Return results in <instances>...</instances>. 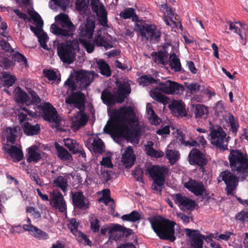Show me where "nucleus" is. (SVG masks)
I'll use <instances>...</instances> for the list:
<instances>
[{"mask_svg":"<svg viewBox=\"0 0 248 248\" xmlns=\"http://www.w3.org/2000/svg\"><path fill=\"white\" fill-rule=\"evenodd\" d=\"M134 115V110L131 107L114 109L107 124L104 128V132L110 134L113 138L134 140L140 135V128H130L127 123L132 121L129 118Z\"/></svg>","mask_w":248,"mask_h":248,"instance_id":"obj_1","label":"nucleus"},{"mask_svg":"<svg viewBox=\"0 0 248 248\" xmlns=\"http://www.w3.org/2000/svg\"><path fill=\"white\" fill-rule=\"evenodd\" d=\"M152 229L159 238L162 240H169L173 242L176 240L174 235L175 222L165 219L160 216L148 218Z\"/></svg>","mask_w":248,"mask_h":248,"instance_id":"obj_2","label":"nucleus"},{"mask_svg":"<svg viewBox=\"0 0 248 248\" xmlns=\"http://www.w3.org/2000/svg\"><path fill=\"white\" fill-rule=\"evenodd\" d=\"M98 77L94 71L80 70L76 73L75 79L70 75L64 84L67 86L71 91L85 90L93 83L95 77Z\"/></svg>","mask_w":248,"mask_h":248,"instance_id":"obj_3","label":"nucleus"},{"mask_svg":"<svg viewBox=\"0 0 248 248\" xmlns=\"http://www.w3.org/2000/svg\"><path fill=\"white\" fill-rule=\"evenodd\" d=\"M231 170L244 180L248 176V155L240 150L232 149L228 156Z\"/></svg>","mask_w":248,"mask_h":248,"instance_id":"obj_4","label":"nucleus"},{"mask_svg":"<svg viewBox=\"0 0 248 248\" xmlns=\"http://www.w3.org/2000/svg\"><path fill=\"white\" fill-rule=\"evenodd\" d=\"M118 89L116 94L108 89H104L101 93V99L103 103L107 106L111 107L117 104H121L131 93L130 85L125 82H117Z\"/></svg>","mask_w":248,"mask_h":248,"instance_id":"obj_5","label":"nucleus"},{"mask_svg":"<svg viewBox=\"0 0 248 248\" xmlns=\"http://www.w3.org/2000/svg\"><path fill=\"white\" fill-rule=\"evenodd\" d=\"M55 20L61 26L58 27L55 24L51 25V32L58 36L68 38L74 35L75 27L70 20L68 15L61 13L56 16Z\"/></svg>","mask_w":248,"mask_h":248,"instance_id":"obj_6","label":"nucleus"},{"mask_svg":"<svg viewBox=\"0 0 248 248\" xmlns=\"http://www.w3.org/2000/svg\"><path fill=\"white\" fill-rule=\"evenodd\" d=\"M146 171L153 180V189L161 194L169 171L168 168L155 165L147 168Z\"/></svg>","mask_w":248,"mask_h":248,"instance_id":"obj_7","label":"nucleus"},{"mask_svg":"<svg viewBox=\"0 0 248 248\" xmlns=\"http://www.w3.org/2000/svg\"><path fill=\"white\" fill-rule=\"evenodd\" d=\"M78 45V41L75 39L59 44L57 54L63 63L70 64L74 62L76 56L75 46Z\"/></svg>","mask_w":248,"mask_h":248,"instance_id":"obj_8","label":"nucleus"},{"mask_svg":"<svg viewBox=\"0 0 248 248\" xmlns=\"http://www.w3.org/2000/svg\"><path fill=\"white\" fill-rule=\"evenodd\" d=\"M135 30L138 31L142 38H146L151 41L159 42L160 41L161 32L156 25L148 23L136 24Z\"/></svg>","mask_w":248,"mask_h":248,"instance_id":"obj_9","label":"nucleus"},{"mask_svg":"<svg viewBox=\"0 0 248 248\" xmlns=\"http://www.w3.org/2000/svg\"><path fill=\"white\" fill-rule=\"evenodd\" d=\"M187 160L191 165L199 167L200 170L203 173L205 172V167L208 162L206 155L199 149L194 148L189 152Z\"/></svg>","mask_w":248,"mask_h":248,"instance_id":"obj_10","label":"nucleus"},{"mask_svg":"<svg viewBox=\"0 0 248 248\" xmlns=\"http://www.w3.org/2000/svg\"><path fill=\"white\" fill-rule=\"evenodd\" d=\"M235 173L226 170L220 173L218 179L224 182L226 185L225 188L227 195H232L233 191L236 189L238 180Z\"/></svg>","mask_w":248,"mask_h":248,"instance_id":"obj_11","label":"nucleus"},{"mask_svg":"<svg viewBox=\"0 0 248 248\" xmlns=\"http://www.w3.org/2000/svg\"><path fill=\"white\" fill-rule=\"evenodd\" d=\"M211 143L215 145L217 147L224 151L227 149V144H224V139L226 133L220 126H217L213 128L210 134Z\"/></svg>","mask_w":248,"mask_h":248,"instance_id":"obj_12","label":"nucleus"},{"mask_svg":"<svg viewBox=\"0 0 248 248\" xmlns=\"http://www.w3.org/2000/svg\"><path fill=\"white\" fill-rule=\"evenodd\" d=\"M189 248H203L204 236L200 233L199 230L186 228L185 230Z\"/></svg>","mask_w":248,"mask_h":248,"instance_id":"obj_13","label":"nucleus"},{"mask_svg":"<svg viewBox=\"0 0 248 248\" xmlns=\"http://www.w3.org/2000/svg\"><path fill=\"white\" fill-rule=\"evenodd\" d=\"M158 84V90L168 94H178L184 90L182 85L170 80L159 82Z\"/></svg>","mask_w":248,"mask_h":248,"instance_id":"obj_14","label":"nucleus"},{"mask_svg":"<svg viewBox=\"0 0 248 248\" xmlns=\"http://www.w3.org/2000/svg\"><path fill=\"white\" fill-rule=\"evenodd\" d=\"M91 6L93 11L98 18L100 23L104 27L108 26V13L103 4L99 0H91Z\"/></svg>","mask_w":248,"mask_h":248,"instance_id":"obj_15","label":"nucleus"},{"mask_svg":"<svg viewBox=\"0 0 248 248\" xmlns=\"http://www.w3.org/2000/svg\"><path fill=\"white\" fill-rule=\"evenodd\" d=\"M71 92L72 93L65 99V103L73 105L74 107L78 110L85 109L86 98L84 93L80 91Z\"/></svg>","mask_w":248,"mask_h":248,"instance_id":"obj_16","label":"nucleus"},{"mask_svg":"<svg viewBox=\"0 0 248 248\" xmlns=\"http://www.w3.org/2000/svg\"><path fill=\"white\" fill-rule=\"evenodd\" d=\"M50 204L61 213H63L66 210L64 199L59 190H53L51 193Z\"/></svg>","mask_w":248,"mask_h":248,"instance_id":"obj_17","label":"nucleus"},{"mask_svg":"<svg viewBox=\"0 0 248 248\" xmlns=\"http://www.w3.org/2000/svg\"><path fill=\"white\" fill-rule=\"evenodd\" d=\"M44 119L47 122L57 123L58 120V114L56 108L48 102L44 103L43 105H40Z\"/></svg>","mask_w":248,"mask_h":248,"instance_id":"obj_18","label":"nucleus"},{"mask_svg":"<svg viewBox=\"0 0 248 248\" xmlns=\"http://www.w3.org/2000/svg\"><path fill=\"white\" fill-rule=\"evenodd\" d=\"M228 23L230 25V30H233L234 33L238 34L241 39V43L243 45H246L248 26L241 22H236L235 24H233L231 21H229Z\"/></svg>","mask_w":248,"mask_h":248,"instance_id":"obj_19","label":"nucleus"},{"mask_svg":"<svg viewBox=\"0 0 248 248\" xmlns=\"http://www.w3.org/2000/svg\"><path fill=\"white\" fill-rule=\"evenodd\" d=\"M184 186L197 196H201L204 193L206 194V189L203 183L195 180L190 179L184 183Z\"/></svg>","mask_w":248,"mask_h":248,"instance_id":"obj_20","label":"nucleus"},{"mask_svg":"<svg viewBox=\"0 0 248 248\" xmlns=\"http://www.w3.org/2000/svg\"><path fill=\"white\" fill-rule=\"evenodd\" d=\"M95 22L92 19L87 18L85 22L80 24L79 27V35L81 37L92 38L95 28Z\"/></svg>","mask_w":248,"mask_h":248,"instance_id":"obj_21","label":"nucleus"},{"mask_svg":"<svg viewBox=\"0 0 248 248\" xmlns=\"http://www.w3.org/2000/svg\"><path fill=\"white\" fill-rule=\"evenodd\" d=\"M174 200L176 204L181 208L185 207L187 210L192 211L195 208L197 204L195 201L183 196L181 193L176 194L174 196Z\"/></svg>","mask_w":248,"mask_h":248,"instance_id":"obj_22","label":"nucleus"},{"mask_svg":"<svg viewBox=\"0 0 248 248\" xmlns=\"http://www.w3.org/2000/svg\"><path fill=\"white\" fill-rule=\"evenodd\" d=\"M85 109H80L75 114L76 120L72 123V128L74 131L79 130L87 123L89 117L84 112Z\"/></svg>","mask_w":248,"mask_h":248,"instance_id":"obj_23","label":"nucleus"},{"mask_svg":"<svg viewBox=\"0 0 248 248\" xmlns=\"http://www.w3.org/2000/svg\"><path fill=\"white\" fill-rule=\"evenodd\" d=\"M136 159L133 148L128 146L122 155V161L124 165L126 168L130 169L134 164Z\"/></svg>","mask_w":248,"mask_h":248,"instance_id":"obj_24","label":"nucleus"},{"mask_svg":"<svg viewBox=\"0 0 248 248\" xmlns=\"http://www.w3.org/2000/svg\"><path fill=\"white\" fill-rule=\"evenodd\" d=\"M72 193V202L75 207L80 209H86L89 207L88 203L85 201V197L81 191H77Z\"/></svg>","mask_w":248,"mask_h":248,"instance_id":"obj_25","label":"nucleus"},{"mask_svg":"<svg viewBox=\"0 0 248 248\" xmlns=\"http://www.w3.org/2000/svg\"><path fill=\"white\" fill-rule=\"evenodd\" d=\"M30 234L39 240H46L48 238V234L45 232L35 226H25Z\"/></svg>","mask_w":248,"mask_h":248,"instance_id":"obj_26","label":"nucleus"},{"mask_svg":"<svg viewBox=\"0 0 248 248\" xmlns=\"http://www.w3.org/2000/svg\"><path fill=\"white\" fill-rule=\"evenodd\" d=\"M164 8L166 9L167 16L170 19V21L174 25L176 28L180 29L182 28L181 22L180 20L179 16L174 13L171 8L168 7L167 4L163 5Z\"/></svg>","mask_w":248,"mask_h":248,"instance_id":"obj_27","label":"nucleus"},{"mask_svg":"<svg viewBox=\"0 0 248 248\" xmlns=\"http://www.w3.org/2000/svg\"><path fill=\"white\" fill-rule=\"evenodd\" d=\"M4 150L13 158V161L15 162H18L23 158V153L22 150L15 145H11L10 148L7 150L4 148Z\"/></svg>","mask_w":248,"mask_h":248,"instance_id":"obj_28","label":"nucleus"},{"mask_svg":"<svg viewBox=\"0 0 248 248\" xmlns=\"http://www.w3.org/2000/svg\"><path fill=\"white\" fill-rule=\"evenodd\" d=\"M93 43L97 46H104L106 49L113 47V46L108 42L107 38L104 35H102L101 31L97 32V34L95 36L93 40Z\"/></svg>","mask_w":248,"mask_h":248,"instance_id":"obj_29","label":"nucleus"},{"mask_svg":"<svg viewBox=\"0 0 248 248\" xmlns=\"http://www.w3.org/2000/svg\"><path fill=\"white\" fill-rule=\"evenodd\" d=\"M23 130L25 134L27 136H33L38 135L41 130L39 124L33 125L29 122H25L23 126Z\"/></svg>","mask_w":248,"mask_h":248,"instance_id":"obj_30","label":"nucleus"},{"mask_svg":"<svg viewBox=\"0 0 248 248\" xmlns=\"http://www.w3.org/2000/svg\"><path fill=\"white\" fill-rule=\"evenodd\" d=\"M55 147L57 150L58 157L62 161L70 160L72 156L71 155L63 146L58 143L55 142Z\"/></svg>","mask_w":248,"mask_h":248,"instance_id":"obj_31","label":"nucleus"},{"mask_svg":"<svg viewBox=\"0 0 248 248\" xmlns=\"http://www.w3.org/2000/svg\"><path fill=\"white\" fill-rule=\"evenodd\" d=\"M113 232L117 233V235H122L123 238H127L131 235L132 230L130 229H127L119 224H115L109 231V233H112Z\"/></svg>","mask_w":248,"mask_h":248,"instance_id":"obj_32","label":"nucleus"},{"mask_svg":"<svg viewBox=\"0 0 248 248\" xmlns=\"http://www.w3.org/2000/svg\"><path fill=\"white\" fill-rule=\"evenodd\" d=\"M28 156L27 157V161L29 163L31 162H38L42 159L41 154L36 151L37 150L36 147L32 146L28 149Z\"/></svg>","mask_w":248,"mask_h":248,"instance_id":"obj_33","label":"nucleus"},{"mask_svg":"<svg viewBox=\"0 0 248 248\" xmlns=\"http://www.w3.org/2000/svg\"><path fill=\"white\" fill-rule=\"evenodd\" d=\"M97 67L100 70V74L107 77L111 75V71L108 63L104 59H99L96 62Z\"/></svg>","mask_w":248,"mask_h":248,"instance_id":"obj_34","label":"nucleus"},{"mask_svg":"<svg viewBox=\"0 0 248 248\" xmlns=\"http://www.w3.org/2000/svg\"><path fill=\"white\" fill-rule=\"evenodd\" d=\"M194 114L196 118H206L208 115V108L203 105L197 104L195 106Z\"/></svg>","mask_w":248,"mask_h":248,"instance_id":"obj_35","label":"nucleus"},{"mask_svg":"<svg viewBox=\"0 0 248 248\" xmlns=\"http://www.w3.org/2000/svg\"><path fill=\"white\" fill-rule=\"evenodd\" d=\"M146 111L148 114V118L152 124L157 125L160 123V120L155 114L152 106L149 103L147 105Z\"/></svg>","mask_w":248,"mask_h":248,"instance_id":"obj_36","label":"nucleus"},{"mask_svg":"<svg viewBox=\"0 0 248 248\" xmlns=\"http://www.w3.org/2000/svg\"><path fill=\"white\" fill-rule=\"evenodd\" d=\"M16 101L21 104H25L30 100L29 95L20 87H17L16 93Z\"/></svg>","mask_w":248,"mask_h":248,"instance_id":"obj_37","label":"nucleus"},{"mask_svg":"<svg viewBox=\"0 0 248 248\" xmlns=\"http://www.w3.org/2000/svg\"><path fill=\"white\" fill-rule=\"evenodd\" d=\"M4 131L7 142L12 144L15 143L16 138V134L17 132L16 127V126L7 127Z\"/></svg>","mask_w":248,"mask_h":248,"instance_id":"obj_38","label":"nucleus"},{"mask_svg":"<svg viewBox=\"0 0 248 248\" xmlns=\"http://www.w3.org/2000/svg\"><path fill=\"white\" fill-rule=\"evenodd\" d=\"M170 65L171 69H173L175 72H180L182 70V67L180 61L178 58L176 54L173 53L170 55Z\"/></svg>","mask_w":248,"mask_h":248,"instance_id":"obj_39","label":"nucleus"},{"mask_svg":"<svg viewBox=\"0 0 248 248\" xmlns=\"http://www.w3.org/2000/svg\"><path fill=\"white\" fill-rule=\"evenodd\" d=\"M166 157L170 165H174L180 158V154L176 150H167L166 152Z\"/></svg>","mask_w":248,"mask_h":248,"instance_id":"obj_40","label":"nucleus"},{"mask_svg":"<svg viewBox=\"0 0 248 248\" xmlns=\"http://www.w3.org/2000/svg\"><path fill=\"white\" fill-rule=\"evenodd\" d=\"M53 183L56 186L61 188L63 192L67 190L68 181L65 177L59 176L53 180Z\"/></svg>","mask_w":248,"mask_h":248,"instance_id":"obj_41","label":"nucleus"},{"mask_svg":"<svg viewBox=\"0 0 248 248\" xmlns=\"http://www.w3.org/2000/svg\"><path fill=\"white\" fill-rule=\"evenodd\" d=\"M2 76L3 79V86L7 88L12 86L17 79L15 76H12L6 72H3Z\"/></svg>","mask_w":248,"mask_h":248,"instance_id":"obj_42","label":"nucleus"},{"mask_svg":"<svg viewBox=\"0 0 248 248\" xmlns=\"http://www.w3.org/2000/svg\"><path fill=\"white\" fill-rule=\"evenodd\" d=\"M121 218L124 221H130L132 222L140 220L141 218L140 213L137 211H133L129 214L124 215Z\"/></svg>","mask_w":248,"mask_h":248,"instance_id":"obj_43","label":"nucleus"},{"mask_svg":"<svg viewBox=\"0 0 248 248\" xmlns=\"http://www.w3.org/2000/svg\"><path fill=\"white\" fill-rule=\"evenodd\" d=\"M120 16L124 19H129L134 16L137 19H138V16L136 15L135 10L132 8H125L120 13Z\"/></svg>","mask_w":248,"mask_h":248,"instance_id":"obj_44","label":"nucleus"},{"mask_svg":"<svg viewBox=\"0 0 248 248\" xmlns=\"http://www.w3.org/2000/svg\"><path fill=\"white\" fill-rule=\"evenodd\" d=\"M138 82L140 85L147 86L151 83H158L157 80L155 79L151 75L141 76L139 79Z\"/></svg>","mask_w":248,"mask_h":248,"instance_id":"obj_45","label":"nucleus"},{"mask_svg":"<svg viewBox=\"0 0 248 248\" xmlns=\"http://www.w3.org/2000/svg\"><path fill=\"white\" fill-rule=\"evenodd\" d=\"M92 145L95 153L101 154L103 152L104 145V142L101 139L98 138L97 139H94L93 140Z\"/></svg>","mask_w":248,"mask_h":248,"instance_id":"obj_46","label":"nucleus"},{"mask_svg":"<svg viewBox=\"0 0 248 248\" xmlns=\"http://www.w3.org/2000/svg\"><path fill=\"white\" fill-rule=\"evenodd\" d=\"M79 143L76 140L72 139L67 138L64 140V145L69 149V150L72 152L76 151L77 148L79 145Z\"/></svg>","mask_w":248,"mask_h":248,"instance_id":"obj_47","label":"nucleus"},{"mask_svg":"<svg viewBox=\"0 0 248 248\" xmlns=\"http://www.w3.org/2000/svg\"><path fill=\"white\" fill-rule=\"evenodd\" d=\"M12 59L14 61L19 63L20 65H23L25 67L28 66L27 58L23 54L18 52H16L13 55Z\"/></svg>","mask_w":248,"mask_h":248,"instance_id":"obj_48","label":"nucleus"},{"mask_svg":"<svg viewBox=\"0 0 248 248\" xmlns=\"http://www.w3.org/2000/svg\"><path fill=\"white\" fill-rule=\"evenodd\" d=\"M229 122L231 127L230 130L235 136L239 127L238 122L232 114L229 116Z\"/></svg>","mask_w":248,"mask_h":248,"instance_id":"obj_49","label":"nucleus"},{"mask_svg":"<svg viewBox=\"0 0 248 248\" xmlns=\"http://www.w3.org/2000/svg\"><path fill=\"white\" fill-rule=\"evenodd\" d=\"M151 56L154 58V61L155 63H160L161 64L164 63V60L165 58V53L161 50L158 52H153Z\"/></svg>","mask_w":248,"mask_h":248,"instance_id":"obj_50","label":"nucleus"},{"mask_svg":"<svg viewBox=\"0 0 248 248\" xmlns=\"http://www.w3.org/2000/svg\"><path fill=\"white\" fill-rule=\"evenodd\" d=\"M132 174L136 181L144 183V180L143 179V170L142 168L139 167H136L132 171Z\"/></svg>","mask_w":248,"mask_h":248,"instance_id":"obj_51","label":"nucleus"},{"mask_svg":"<svg viewBox=\"0 0 248 248\" xmlns=\"http://www.w3.org/2000/svg\"><path fill=\"white\" fill-rule=\"evenodd\" d=\"M152 97L158 102L165 105L168 103L169 98L162 94L158 91H155L153 93Z\"/></svg>","mask_w":248,"mask_h":248,"instance_id":"obj_52","label":"nucleus"},{"mask_svg":"<svg viewBox=\"0 0 248 248\" xmlns=\"http://www.w3.org/2000/svg\"><path fill=\"white\" fill-rule=\"evenodd\" d=\"M43 74L44 76L49 80L55 81L57 79L58 82L61 81V78H57L56 72L52 70L44 69Z\"/></svg>","mask_w":248,"mask_h":248,"instance_id":"obj_53","label":"nucleus"},{"mask_svg":"<svg viewBox=\"0 0 248 248\" xmlns=\"http://www.w3.org/2000/svg\"><path fill=\"white\" fill-rule=\"evenodd\" d=\"M27 91L28 93L31 96V102L32 104L37 105L41 102V98L34 90H33L31 88H29L28 89H27Z\"/></svg>","mask_w":248,"mask_h":248,"instance_id":"obj_54","label":"nucleus"},{"mask_svg":"<svg viewBox=\"0 0 248 248\" xmlns=\"http://www.w3.org/2000/svg\"><path fill=\"white\" fill-rule=\"evenodd\" d=\"M235 218L242 223L248 221V212L244 210L241 211L235 215Z\"/></svg>","mask_w":248,"mask_h":248,"instance_id":"obj_55","label":"nucleus"},{"mask_svg":"<svg viewBox=\"0 0 248 248\" xmlns=\"http://www.w3.org/2000/svg\"><path fill=\"white\" fill-rule=\"evenodd\" d=\"M26 212L31 214L34 219H40L41 217L40 212L32 206H27L26 207Z\"/></svg>","mask_w":248,"mask_h":248,"instance_id":"obj_56","label":"nucleus"},{"mask_svg":"<svg viewBox=\"0 0 248 248\" xmlns=\"http://www.w3.org/2000/svg\"><path fill=\"white\" fill-rule=\"evenodd\" d=\"M48 39L47 35L45 32H43L42 35H40L38 37V42H39L40 46L44 49H47V46L46 45V42Z\"/></svg>","mask_w":248,"mask_h":248,"instance_id":"obj_57","label":"nucleus"},{"mask_svg":"<svg viewBox=\"0 0 248 248\" xmlns=\"http://www.w3.org/2000/svg\"><path fill=\"white\" fill-rule=\"evenodd\" d=\"M147 154L152 157H161L163 155V153H160L154 149L152 146H149L147 149Z\"/></svg>","mask_w":248,"mask_h":248,"instance_id":"obj_58","label":"nucleus"},{"mask_svg":"<svg viewBox=\"0 0 248 248\" xmlns=\"http://www.w3.org/2000/svg\"><path fill=\"white\" fill-rule=\"evenodd\" d=\"M31 16L32 20L36 24L37 26H43V21L38 13L33 12Z\"/></svg>","mask_w":248,"mask_h":248,"instance_id":"obj_59","label":"nucleus"},{"mask_svg":"<svg viewBox=\"0 0 248 248\" xmlns=\"http://www.w3.org/2000/svg\"><path fill=\"white\" fill-rule=\"evenodd\" d=\"M78 237L79 241L82 243L83 242L84 245H88L89 246H92V241L90 240L86 234H85L82 232H79Z\"/></svg>","mask_w":248,"mask_h":248,"instance_id":"obj_60","label":"nucleus"},{"mask_svg":"<svg viewBox=\"0 0 248 248\" xmlns=\"http://www.w3.org/2000/svg\"><path fill=\"white\" fill-rule=\"evenodd\" d=\"M100 227L99 221L97 218H95L91 221V229L93 232H98Z\"/></svg>","mask_w":248,"mask_h":248,"instance_id":"obj_61","label":"nucleus"},{"mask_svg":"<svg viewBox=\"0 0 248 248\" xmlns=\"http://www.w3.org/2000/svg\"><path fill=\"white\" fill-rule=\"evenodd\" d=\"M30 29L31 31H32L34 35L38 38L40 35H42L43 32V30L42 29V26H37L36 27H34L32 25L30 26Z\"/></svg>","mask_w":248,"mask_h":248,"instance_id":"obj_62","label":"nucleus"},{"mask_svg":"<svg viewBox=\"0 0 248 248\" xmlns=\"http://www.w3.org/2000/svg\"><path fill=\"white\" fill-rule=\"evenodd\" d=\"M200 88L201 86L197 83H191L187 86V88L190 91L191 93L199 92L200 90Z\"/></svg>","mask_w":248,"mask_h":248,"instance_id":"obj_63","label":"nucleus"},{"mask_svg":"<svg viewBox=\"0 0 248 248\" xmlns=\"http://www.w3.org/2000/svg\"><path fill=\"white\" fill-rule=\"evenodd\" d=\"M100 164L102 166L108 168H112L113 166L111 159L108 157H103Z\"/></svg>","mask_w":248,"mask_h":248,"instance_id":"obj_64","label":"nucleus"}]
</instances>
